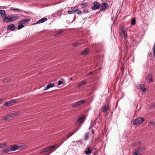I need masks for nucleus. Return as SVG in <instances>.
<instances>
[{
  "instance_id": "f257e3e1",
  "label": "nucleus",
  "mask_w": 155,
  "mask_h": 155,
  "mask_svg": "<svg viewBox=\"0 0 155 155\" xmlns=\"http://www.w3.org/2000/svg\"><path fill=\"white\" fill-rule=\"evenodd\" d=\"M144 120V119L142 117H140L133 120L132 121V122L133 123V124L135 125H140Z\"/></svg>"
},
{
  "instance_id": "f03ea898",
  "label": "nucleus",
  "mask_w": 155,
  "mask_h": 155,
  "mask_svg": "<svg viewBox=\"0 0 155 155\" xmlns=\"http://www.w3.org/2000/svg\"><path fill=\"white\" fill-rule=\"evenodd\" d=\"M109 109V105H107L102 107L100 109V110L101 112L106 113L107 114L109 113L108 111Z\"/></svg>"
},
{
  "instance_id": "7ed1b4c3",
  "label": "nucleus",
  "mask_w": 155,
  "mask_h": 155,
  "mask_svg": "<svg viewBox=\"0 0 155 155\" xmlns=\"http://www.w3.org/2000/svg\"><path fill=\"white\" fill-rule=\"evenodd\" d=\"M85 102V101L82 100L78 101L72 105V106L74 108H76L83 104Z\"/></svg>"
},
{
  "instance_id": "20e7f679",
  "label": "nucleus",
  "mask_w": 155,
  "mask_h": 155,
  "mask_svg": "<svg viewBox=\"0 0 155 155\" xmlns=\"http://www.w3.org/2000/svg\"><path fill=\"white\" fill-rule=\"evenodd\" d=\"M145 147H143V148L140 147L136 150L134 153L133 154L135 155H138L141 154L142 153L143 150H145Z\"/></svg>"
},
{
  "instance_id": "39448f33",
  "label": "nucleus",
  "mask_w": 155,
  "mask_h": 155,
  "mask_svg": "<svg viewBox=\"0 0 155 155\" xmlns=\"http://www.w3.org/2000/svg\"><path fill=\"white\" fill-rule=\"evenodd\" d=\"M17 101L16 100L12 99L9 101L5 102L4 104L5 106L9 107L12 105L14 103L16 102Z\"/></svg>"
},
{
  "instance_id": "423d86ee",
  "label": "nucleus",
  "mask_w": 155,
  "mask_h": 155,
  "mask_svg": "<svg viewBox=\"0 0 155 155\" xmlns=\"http://www.w3.org/2000/svg\"><path fill=\"white\" fill-rule=\"evenodd\" d=\"M3 21L6 22H9L12 21V20L11 19V15H8L7 16H5L3 18Z\"/></svg>"
},
{
  "instance_id": "0eeeda50",
  "label": "nucleus",
  "mask_w": 155,
  "mask_h": 155,
  "mask_svg": "<svg viewBox=\"0 0 155 155\" xmlns=\"http://www.w3.org/2000/svg\"><path fill=\"white\" fill-rule=\"evenodd\" d=\"M108 5L107 3H103L101 5L100 7V10L101 11L105 10L108 7Z\"/></svg>"
},
{
  "instance_id": "6e6552de",
  "label": "nucleus",
  "mask_w": 155,
  "mask_h": 155,
  "mask_svg": "<svg viewBox=\"0 0 155 155\" xmlns=\"http://www.w3.org/2000/svg\"><path fill=\"white\" fill-rule=\"evenodd\" d=\"M94 6L92 7V9L93 10L98 9L100 7L99 4L97 2H94Z\"/></svg>"
},
{
  "instance_id": "1a4fd4ad",
  "label": "nucleus",
  "mask_w": 155,
  "mask_h": 155,
  "mask_svg": "<svg viewBox=\"0 0 155 155\" xmlns=\"http://www.w3.org/2000/svg\"><path fill=\"white\" fill-rule=\"evenodd\" d=\"M11 151H15L19 149L20 147L17 145H12L10 146Z\"/></svg>"
},
{
  "instance_id": "9d476101",
  "label": "nucleus",
  "mask_w": 155,
  "mask_h": 155,
  "mask_svg": "<svg viewBox=\"0 0 155 155\" xmlns=\"http://www.w3.org/2000/svg\"><path fill=\"white\" fill-rule=\"evenodd\" d=\"M7 29L8 30L13 31L15 29V26L14 25L11 24L8 26Z\"/></svg>"
},
{
  "instance_id": "9b49d317",
  "label": "nucleus",
  "mask_w": 155,
  "mask_h": 155,
  "mask_svg": "<svg viewBox=\"0 0 155 155\" xmlns=\"http://www.w3.org/2000/svg\"><path fill=\"white\" fill-rule=\"evenodd\" d=\"M11 19L12 21H14L18 19L19 16L17 15H11Z\"/></svg>"
},
{
  "instance_id": "f8f14e48",
  "label": "nucleus",
  "mask_w": 155,
  "mask_h": 155,
  "mask_svg": "<svg viewBox=\"0 0 155 155\" xmlns=\"http://www.w3.org/2000/svg\"><path fill=\"white\" fill-rule=\"evenodd\" d=\"M47 20V18H42L38 20L37 22H36L35 24H40L42 23Z\"/></svg>"
},
{
  "instance_id": "ddd939ff",
  "label": "nucleus",
  "mask_w": 155,
  "mask_h": 155,
  "mask_svg": "<svg viewBox=\"0 0 155 155\" xmlns=\"http://www.w3.org/2000/svg\"><path fill=\"white\" fill-rule=\"evenodd\" d=\"M140 89L142 92H146L147 90L145 87V85L143 84H141L140 85Z\"/></svg>"
},
{
  "instance_id": "4468645a",
  "label": "nucleus",
  "mask_w": 155,
  "mask_h": 155,
  "mask_svg": "<svg viewBox=\"0 0 155 155\" xmlns=\"http://www.w3.org/2000/svg\"><path fill=\"white\" fill-rule=\"evenodd\" d=\"M92 152V150H91L90 147H88L87 149L84 151V153L87 155L90 154Z\"/></svg>"
},
{
  "instance_id": "2eb2a0df",
  "label": "nucleus",
  "mask_w": 155,
  "mask_h": 155,
  "mask_svg": "<svg viewBox=\"0 0 155 155\" xmlns=\"http://www.w3.org/2000/svg\"><path fill=\"white\" fill-rule=\"evenodd\" d=\"M0 14L1 15L2 18L5 16H7V14L5 13V11L3 10H0Z\"/></svg>"
},
{
  "instance_id": "dca6fc26",
  "label": "nucleus",
  "mask_w": 155,
  "mask_h": 155,
  "mask_svg": "<svg viewBox=\"0 0 155 155\" xmlns=\"http://www.w3.org/2000/svg\"><path fill=\"white\" fill-rule=\"evenodd\" d=\"M86 84V82L84 81L81 82V83H79L77 84V87H79L81 86H83L85 85Z\"/></svg>"
},
{
  "instance_id": "f3484780",
  "label": "nucleus",
  "mask_w": 155,
  "mask_h": 155,
  "mask_svg": "<svg viewBox=\"0 0 155 155\" xmlns=\"http://www.w3.org/2000/svg\"><path fill=\"white\" fill-rule=\"evenodd\" d=\"M121 33L122 35H124V38L125 39L127 38V33L126 32V31L124 29H122L121 30Z\"/></svg>"
},
{
  "instance_id": "a211bd4d",
  "label": "nucleus",
  "mask_w": 155,
  "mask_h": 155,
  "mask_svg": "<svg viewBox=\"0 0 155 155\" xmlns=\"http://www.w3.org/2000/svg\"><path fill=\"white\" fill-rule=\"evenodd\" d=\"M54 86V83H50L46 87H45L44 88V90H46L50 88L51 87H52Z\"/></svg>"
},
{
  "instance_id": "6ab92c4d",
  "label": "nucleus",
  "mask_w": 155,
  "mask_h": 155,
  "mask_svg": "<svg viewBox=\"0 0 155 155\" xmlns=\"http://www.w3.org/2000/svg\"><path fill=\"white\" fill-rule=\"evenodd\" d=\"M79 41H78L77 42L72 43V46L73 47H76L80 45L81 44Z\"/></svg>"
},
{
  "instance_id": "aec40b11",
  "label": "nucleus",
  "mask_w": 155,
  "mask_h": 155,
  "mask_svg": "<svg viewBox=\"0 0 155 155\" xmlns=\"http://www.w3.org/2000/svg\"><path fill=\"white\" fill-rule=\"evenodd\" d=\"M29 19H24L21 20V21L18 22L19 23H21L22 24H25L27 22H28L29 21Z\"/></svg>"
},
{
  "instance_id": "412c9836",
  "label": "nucleus",
  "mask_w": 155,
  "mask_h": 155,
  "mask_svg": "<svg viewBox=\"0 0 155 155\" xmlns=\"http://www.w3.org/2000/svg\"><path fill=\"white\" fill-rule=\"evenodd\" d=\"M89 52V50L88 49L85 50L84 51L81 52V54L83 55H85L87 54Z\"/></svg>"
},
{
  "instance_id": "4be33fe9",
  "label": "nucleus",
  "mask_w": 155,
  "mask_h": 155,
  "mask_svg": "<svg viewBox=\"0 0 155 155\" xmlns=\"http://www.w3.org/2000/svg\"><path fill=\"white\" fill-rule=\"evenodd\" d=\"M147 79L149 81L151 82L152 81V77L151 74H148L147 78Z\"/></svg>"
},
{
  "instance_id": "5701e85b",
  "label": "nucleus",
  "mask_w": 155,
  "mask_h": 155,
  "mask_svg": "<svg viewBox=\"0 0 155 155\" xmlns=\"http://www.w3.org/2000/svg\"><path fill=\"white\" fill-rule=\"evenodd\" d=\"M84 117H79L77 120V122L79 123H83L84 121Z\"/></svg>"
},
{
  "instance_id": "b1692460",
  "label": "nucleus",
  "mask_w": 155,
  "mask_h": 155,
  "mask_svg": "<svg viewBox=\"0 0 155 155\" xmlns=\"http://www.w3.org/2000/svg\"><path fill=\"white\" fill-rule=\"evenodd\" d=\"M11 149H10V146L6 148L4 150V152L5 153H8V152H11Z\"/></svg>"
},
{
  "instance_id": "393cba45",
  "label": "nucleus",
  "mask_w": 155,
  "mask_h": 155,
  "mask_svg": "<svg viewBox=\"0 0 155 155\" xmlns=\"http://www.w3.org/2000/svg\"><path fill=\"white\" fill-rule=\"evenodd\" d=\"M57 146V145L55 144L53 145H52L51 147H47V149H48V151H49L51 150L54 149L55 147H56Z\"/></svg>"
},
{
  "instance_id": "a878e982",
  "label": "nucleus",
  "mask_w": 155,
  "mask_h": 155,
  "mask_svg": "<svg viewBox=\"0 0 155 155\" xmlns=\"http://www.w3.org/2000/svg\"><path fill=\"white\" fill-rule=\"evenodd\" d=\"M24 26L22 24V23H19V25H18L17 29L18 30L21 29V28L23 27Z\"/></svg>"
},
{
  "instance_id": "bb28decb",
  "label": "nucleus",
  "mask_w": 155,
  "mask_h": 155,
  "mask_svg": "<svg viewBox=\"0 0 155 155\" xmlns=\"http://www.w3.org/2000/svg\"><path fill=\"white\" fill-rule=\"evenodd\" d=\"M89 134L88 133H86L84 135V138L86 140L89 139Z\"/></svg>"
},
{
  "instance_id": "cd10ccee",
  "label": "nucleus",
  "mask_w": 155,
  "mask_h": 155,
  "mask_svg": "<svg viewBox=\"0 0 155 155\" xmlns=\"http://www.w3.org/2000/svg\"><path fill=\"white\" fill-rule=\"evenodd\" d=\"M78 8L76 6L73 7L71 8L70 10L74 11V12H75L77 11Z\"/></svg>"
},
{
  "instance_id": "c85d7f7f",
  "label": "nucleus",
  "mask_w": 155,
  "mask_h": 155,
  "mask_svg": "<svg viewBox=\"0 0 155 155\" xmlns=\"http://www.w3.org/2000/svg\"><path fill=\"white\" fill-rule=\"evenodd\" d=\"M48 149H47V148H46L44 149V150H42L40 152V154L44 153H45L47 152L48 151Z\"/></svg>"
},
{
  "instance_id": "c756f323",
  "label": "nucleus",
  "mask_w": 155,
  "mask_h": 155,
  "mask_svg": "<svg viewBox=\"0 0 155 155\" xmlns=\"http://www.w3.org/2000/svg\"><path fill=\"white\" fill-rule=\"evenodd\" d=\"M136 23V20L134 18H132L131 20V24L132 25H134Z\"/></svg>"
},
{
  "instance_id": "7c9ffc66",
  "label": "nucleus",
  "mask_w": 155,
  "mask_h": 155,
  "mask_svg": "<svg viewBox=\"0 0 155 155\" xmlns=\"http://www.w3.org/2000/svg\"><path fill=\"white\" fill-rule=\"evenodd\" d=\"M78 129H79V128H78L77 130H76L75 131H74L71 133L69 134L67 136V138H68L69 137H70L71 136H72L74 134L76 131H77L78 130Z\"/></svg>"
},
{
  "instance_id": "2f4dec72",
  "label": "nucleus",
  "mask_w": 155,
  "mask_h": 155,
  "mask_svg": "<svg viewBox=\"0 0 155 155\" xmlns=\"http://www.w3.org/2000/svg\"><path fill=\"white\" fill-rule=\"evenodd\" d=\"M10 9H12V10H13V11H22L21 9H18V8H10Z\"/></svg>"
},
{
  "instance_id": "473e14b6",
  "label": "nucleus",
  "mask_w": 155,
  "mask_h": 155,
  "mask_svg": "<svg viewBox=\"0 0 155 155\" xmlns=\"http://www.w3.org/2000/svg\"><path fill=\"white\" fill-rule=\"evenodd\" d=\"M141 143V142L140 141H139L137 142V143H134L133 144V146L134 147L140 144Z\"/></svg>"
},
{
  "instance_id": "72a5a7b5",
  "label": "nucleus",
  "mask_w": 155,
  "mask_h": 155,
  "mask_svg": "<svg viewBox=\"0 0 155 155\" xmlns=\"http://www.w3.org/2000/svg\"><path fill=\"white\" fill-rule=\"evenodd\" d=\"M68 12L69 14H72L74 13V11L71 10H70H70L68 11Z\"/></svg>"
},
{
  "instance_id": "f704fd0d",
  "label": "nucleus",
  "mask_w": 155,
  "mask_h": 155,
  "mask_svg": "<svg viewBox=\"0 0 155 155\" xmlns=\"http://www.w3.org/2000/svg\"><path fill=\"white\" fill-rule=\"evenodd\" d=\"M62 32V31H58L57 32L56 35L58 36V35H60Z\"/></svg>"
},
{
  "instance_id": "c9c22d12",
  "label": "nucleus",
  "mask_w": 155,
  "mask_h": 155,
  "mask_svg": "<svg viewBox=\"0 0 155 155\" xmlns=\"http://www.w3.org/2000/svg\"><path fill=\"white\" fill-rule=\"evenodd\" d=\"M77 13L78 15H80L82 13V11L80 10H77Z\"/></svg>"
},
{
  "instance_id": "e433bc0d",
  "label": "nucleus",
  "mask_w": 155,
  "mask_h": 155,
  "mask_svg": "<svg viewBox=\"0 0 155 155\" xmlns=\"http://www.w3.org/2000/svg\"><path fill=\"white\" fill-rule=\"evenodd\" d=\"M8 116L9 118L12 117H13L14 116L13 113H12L8 114Z\"/></svg>"
},
{
  "instance_id": "4c0bfd02",
  "label": "nucleus",
  "mask_w": 155,
  "mask_h": 155,
  "mask_svg": "<svg viewBox=\"0 0 155 155\" xmlns=\"http://www.w3.org/2000/svg\"><path fill=\"white\" fill-rule=\"evenodd\" d=\"M5 143L0 144V148L3 147H4L5 146Z\"/></svg>"
},
{
  "instance_id": "58836bf2",
  "label": "nucleus",
  "mask_w": 155,
  "mask_h": 155,
  "mask_svg": "<svg viewBox=\"0 0 155 155\" xmlns=\"http://www.w3.org/2000/svg\"><path fill=\"white\" fill-rule=\"evenodd\" d=\"M58 12L60 14L59 16L60 18L61 16V15L62 14V10H59L58 11Z\"/></svg>"
},
{
  "instance_id": "ea45409f",
  "label": "nucleus",
  "mask_w": 155,
  "mask_h": 155,
  "mask_svg": "<svg viewBox=\"0 0 155 155\" xmlns=\"http://www.w3.org/2000/svg\"><path fill=\"white\" fill-rule=\"evenodd\" d=\"M152 125L153 126L155 125V122H154L153 121L150 122L149 124V125Z\"/></svg>"
},
{
  "instance_id": "a19ab883",
  "label": "nucleus",
  "mask_w": 155,
  "mask_h": 155,
  "mask_svg": "<svg viewBox=\"0 0 155 155\" xmlns=\"http://www.w3.org/2000/svg\"><path fill=\"white\" fill-rule=\"evenodd\" d=\"M87 6V4L86 3H83L81 4V6L83 8Z\"/></svg>"
},
{
  "instance_id": "79ce46f5",
  "label": "nucleus",
  "mask_w": 155,
  "mask_h": 155,
  "mask_svg": "<svg viewBox=\"0 0 155 155\" xmlns=\"http://www.w3.org/2000/svg\"><path fill=\"white\" fill-rule=\"evenodd\" d=\"M8 118V117H3L2 119L6 121Z\"/></svg>"
},
{
  "instance_id": "37998d69",
  "label": "nucleus",
  "mask_w": 155,
  "mask_h": 155,
  "mask_svg": "<svg viewBox=\"0 0 155 155\" xmlns=\"http://www.w3.org/2000/svg\"><path fill=\"white\" fill-rule=\"evenodd\" d=\"M62 83V81H58V85H61Z\"/></svg>"
},
{
  "instance_id": "c03bdc74",
  "label": "nucleus",
  "mask_w": 155,
  "mask_h": 155,
  "mask_svg": "<svg viewBox=\"0 0 155 155\" xmlns=\"http://www.w3.org/2000/svg\"><path fill=\"white\" fill-rule=\"evenodd\" d=\"M13 114H14V116H16L18 114V113H17V112H16V113H13Z\"/></svg>"
},
{
  "instance_id": "a18cd8bd",
  "label": "nucleus",
  "mask_w": 155,
  "mask_h": 155,
  "mask_svg": "<svg viewBox=\"0 0 155 155\" xmlns=\"http://www.w3.org/2000/svg\"><path fill=\"white\" fill-rule=\"evenodd\" d=\"M93 74V72L92 71H91L89 72L88 74V75H90Z\"/></svg>"
},
{
  "instance_id": "49530a36",
  "label": "nucleus",
  "mask_w": 155,
  "mask_h": 155,
  "mask_svg": "<svg viewBox=\"0 0 155 155\" xmlns=\"http://www.w3.org/2000/svg\"><path fill=\"white\" fill-rule=\"evenodd\" d=\"M91 131L92 134H93L94 133V131L93 130H92Z\"/></svg>"
},
{
  "instance_id": "de8ad7c7",
  "label": "nucleus",
  "mask_w": 155,
  "mask_h": 155,
  "mask_svg": "<svg viewBox=\"0 0 155 155\" xmlns=\"http://www.w3.org/2000/svg\"><path fill=\"white\" fill-rule=\"evenodd\" d=\"M3 99L2 98L0 99V102H1L2 101Z\"/></svg>"
},
{
  "instance_id": "09e8293b",
  "label": "nucleus",
  "mask_w": 155,
  "mask_h": 155,
  "mask_svg": "<svg viewBox=\"0 0 155 155\" xmlns=\"http://www.w3.org/2000/svg\"><path fill=\"white\" fill-rule=\"evenodd\" d=\"M153 107H155V103L153 105Z\"/></svg>"
},
{
  "instance_id": "8fccbe9b",
  "label": "nucleus",
  "mask_w": 155,
  "mask_h": 155,
  "mask_svg": "<svg viewBox=\"0 0 155 155\" xmlns=\"http://www.w3.org/2000/svg\"><path fill=\"white\" fill-rule=\"evenodd\" d=\"M85 9L84 10V12H85V13H86L87 12L86 11H85Z\"/></svg>"
},
{
  "instance_id": "3c124183",
  "label": "nucleus",
  "mask_w": 155,
  "mask_h": 155,
  "mask_svg": "<svg viewBox=\"0 0 155 155\" xmlns=\"http://www.w3.org/2000/svg\"><path fill=\"white\" fill-rule=\"evenodd\" d=\"M70 79L71 80H72V78H71Z\"/></svg>"
},
{
  "instance_id": "603ef678",
  "label": "nucleus",
  "mask_w": 155,
  "mask_h": 155,
  "mask_svg": "<svg viewBox=\"0 0 155 155\" xmlns=\"http://www.w3.org/2000/svg\"><path fill=\"white\" fill-rule=\"evenodd\" d=\"M50 153H48V155H49V154H50Z\"/></svg>"
},
{
  "instance_id": "864d4df0",
  "label": "nucleus",
  "mask_w": 155,
  "mask_h": 155,
  "mask_svg": "<svg viewBox=\"0 0 155 155\" xmlns=\"http://www.w3.org/2000/svg\"><path fill=\"white\" fill-rule=\"evenodd\" d=\"M4 82H6V81H4Z\"/></svg>"
}]
</instances>
